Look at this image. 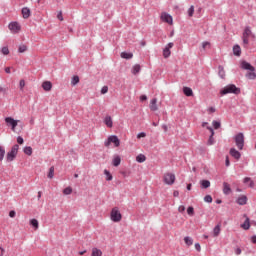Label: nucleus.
<instances>
[{"label": "nucleus", "mask_w": 256, "mask_h": 256, "mask_svg": "<svg viewBox=\"0 0 256 256\" xmlns=\"http://www.w3.org/2000/svg\"><path fill=\"white\" fill-rule=\"evenodd\" d=\"M241 68L245 69L246 71H250L246 74L247 79H251V80L256 79L255 67H253L251 64H249V62L242 61Z\"/></svg>", "instance_id": "1"}, {"label": "nucleus", "mask_w": 256, "mask_h": 256, "mask_svg": "<svg viewBox=\"0 0 256 256\" xmlns=\"http://www.w3.org/2000/svg\"><path fill=\"white\" fill-rule=\"evenodd\" d=\"M221 95H227L229 93H234V95H239V93H241V89L237 88V86H235L234 84H230L226 87H224L221 91H220Z\"/></svg>", "instance_id": "2"}, {"label": "nucleus", "mask_w": 256, "mask_h": 256, "mask_svg": "<svg viewBox=\"0 0 256 256\" xmlns=\"http://www.w3.org/2000/svg\"><path fill=\"white\" fill-rule=\"evenodd\" d=\"M234 141L236 143V147L240 150L243 151V147H245V136L243 135V133H238L235 137H234Z\"/></svg>", "instance_id": "3"}, {"label": "nucleus", "mask_w": 256, "mask_h": 256, "mask_svg": "<svg viewBox=\"0 0 256 256\" xmlns=\"http://www.w3.org/2000/svg\"><path fill=\"white\" fill-rule=\"evenodd\" d=\"M110 219L114 223H119V221H121V219H123V216L121 215V212L119 211V208L115 207L111 210Z\"/></svg>", "instance_id": "4"}, {"label": "nucleus", "mask_w": 256, "mask_h": 256, "mask_svg": "<svg viewBox=\"0 0 256 256\" xmlns=\"http://www.w3.org/2000/svg\"><path fill=\"white\" fill-rule=\"evenodd\" d=\"M111 143L114 144V147H119L121 145V141L115 135L109 136L107 141L104 142L105 147H109Z\"/></svg>", "instance_id": "5"}, {"label": "nucleus", "mask_w": 256, "mask_h": 256, "mask_svg": "<svg viewBox=\"0 0 256 256\" xmlns=\"http://www.w3.org/2000/svg\"><path fill=\"white\" fill-rule=\"evenodd\" d=\"M18 151H19V145L15 144L12 147L11 151L7 153V157H6L7 161L9 162L13 161L15 157H17Z\"/></svg>", "instance_id": "6"}, {"label": "nucleus", "mask_w": 256, "mask_h": 256, "mask_svg": "<svg viewBox=\"0 0 256 256\" xmlns=\"http://www.w3.org/2000/svg\"><path fill=\"white\" fill-rule=\"evenodd\" d=\"M163 182L165 185H173L175 183V174L171 172H167L163 176Z\"/></svg>", "instance_id": "7"}, {"label": "nucleus", "mask_w": 256, "mask_h": 256, "mask_svg": "<svg viewBox=\"0 0 256 256\" xmlns=\"http://www.w3.org/2000/svg\"><path fill=\"white\" fill-rule=\"evenodd\" d=\"M253 35V32L251 31V27H246L244 29V32L242 34V41L245 45H249V38Z\"/></svg>", "instance_id": "8"}, {"label": "nucleus", "mask_w": 256, "mask_h": 256, "mask_svg": "<svg viewBox=\"0 0 256 256\" xmlns=\"http://www.w3.org/2000/svg\"><path fill=\"white\" fill-rule=\"evenodd\" d=\"M161 21L168 23V25H173V16L167 12H162L160 15Z\"/></svg>", "instance_id": "9"}, {"label": "nucleus", "mask_w": 256, "mask_h": 256, "mask_svg": "<svg viewBox=\"0 0 256 256\" xmlns=\"http://www.w3.org/2000/svg\"><path fill=\"white\" fill-rule=\"evenodd\" d=\"M8 28L12 33H19L21 31V25H19V22H11Z\"/></svg>", "instance_id": "10"}, {"label": "nucleus", "mask_w": 256, "mask_h": 256, "mask_svg": "<svg viewBox=\"0 0 256 256\" xmlns=\"http://www.w3.org/2000/svg\"><path fill=\"white\" fill-rule=\"evenodd\" d=\"M173 42L168 43V45L163 50V57L164 59H167L171 57V49H173Z\"/></svg>", "instance_id": "11"}, {"label": "nucleus", "mask_w": 256, "mask_h": 256, "mask_svg": "<svg viewBox=\"0 0 256 256\" xmlns=\"http://www.w3.org/2000/svg\"><path fill=\"white\" fill-rule=\"evenodd\" d=\"M5 123H7V125H10L12 127V131H15L19 121L13 119L12 117H6Z\"/></svg>", "instance_id": "12"}, {"label": "nucleus", "mask_w": 256, "mask_h": 256, "mask_svg": "<svg viewBox=\"0 0 256 256\" xmlns=\"http://www.w3.org/2000/svg\"><path fill=\"white\" fill-rule=\"evenodd\" d=\"M206 129L208 131H210V133H211V135H210V137H209V139L207 141V145H214L215 144V138H214L215 131L211 127H209V126H207Z\"/></svg>", "instance_id": "13"}, {"label": "nucleus", "mask_w": 256, "mask_h": 256, "mask_svg": "<svg viewBox=\"0 0 256 256\" xmlns=\"http://www.w3.org/2000/svg\"><path fill=\"white\" fill-rule=\"evenodd\" d=\"M230 155L231 157H234V159H236L237 161L241 159V153L235 148L230 149Z\"/></svg>", "instance_id": "14"}, {"label": "nucleus", "mask_w": 256, "mask_h": 256, "mask_svg": "<svg viewBox=\"0 0 256 256\" xmlns=\"http://www.w3.org/2000/svg\"><path fill=\"white\" fill-rule=\"evenodd\" d=\"M244 217H246V220L244 221L243 224H241V228L244 229V231H248V229L251 228V223L247 215L244 214Z\"/></svg>", "instance_id": "15"}, {"label": "nucleus", "mask_w": 256, "mask_h": 256, "mask_svg": "<svg viewBox=\"0 0 256 256\" xmlns=\"http://www.w3.org/2000/svg\"><path fill=\"white\" fill-rule=\"evenodd\" d=\"M42 88L44 91H51V89H53V83H51V81H44L42 83Z\"/></svg>", "instance_id": "16"}, {"label": "nucleus", "mask_w": 256, "mask_h": 256, "mask_svg": "<svg viewBox=\"0 0 256 256\" xmlns=\"http://www.w3.org/2000/svg\"><path fill=\"white\" fill-rule=\"evenodd\" d=\"M150 111H157L159 107H157V98H153L150 100V105H149Z\"/></svg>", "instance_id": "17"}, {"label": "nucleus", "mask_w": 256, "mask_h": 256, "mask_svg": "<svg viewBox=\"0 0 256 256\" xmlns=\"http://www.w3.org/2000/svg\"><path fill=\"white\" fill-rule=\"evenodd\" d=\"M104 124L106 125V127H109V129H111L113 127V118L111 116H106L104 118Z\"/></svg>", "instance_id": "18"}, {"label": "nucleus", "mask_w": 256, "mask_h": 256, "mask_svg": "<svg viewBox=\"0 0 256 256\" xmlns=\"http://www.w3.org/2000/svg\"><path fill=\"white\" fill-rule=\"evenodd\" d=\"M22 17L23 19H29L31 17V10L27 7L22 8Z\"/></svg>", "instance_id": "19"}, {"label": "nucleus", "mask_w": 256, "mask_h": 256, "mask_svg": "<svg viewBox=\"0 0 256 256\" xmlns=\"http://www.w3.org/2000/svg\"><path fill=\"white\" fill-rule=\"evenodd\" d=\"M213 237H217L218 235H221V224H217L212 232Z\"/></svg>", "instance_id": "20"}, {"label": "nucleus", "mask_w": 256, "mask_h": 256, "mask_svg": "<svg viewBox=\"0 0 256 256\" xmlns=\"http://www.w3.org/2000/svg\"><path fill=\"white\" fill-rule=\"evenodd\" d=\"M223 193L224 195H229L231 193V186L227 182L223 183Z\"/></svg>", "instance_id": "21"}, {"label": "nucleus", "mask_w": 256, "mask_h": 256, "mask_svg": "<svg viewBox=\"0 0 256 256\" xmlns=\"http://www.w3.org/2000/svg\"><path fill=\"white\" fill-rule=\"evenodd\" d=\"M91 256H103V251L99 248H92Z\"/></svg>", "instance_id": "22"}, {"label": "nucleus", "mask_w": 256, "mask_h": 256, "mask_svg": "<svg viewBox=\"0 0 256 256\" xmlns=\"http://www.w3.org/2000/svg\"><path fill=\"white\" fill-rule=\"evenodd\" d=\"M183 93L184 95H186V97H193V89H191L190 87H184Z\"/></svg>", "instance_id": "23"}, {"label": "nucleus", "mask_w": 256, "mask_h": 256, "mask_svg": "<svg viewBox=\"0 0 256 256\" xmlns=\"http://www.w3.org/2000/svg\"><path fill=\"white\" fill-rule=\"evenodd\" d=\"M112 165L114 167H119L121 165V157L120 156H114L112 160Z\"/></svg>", "instance_id": "24"}, {"label": "nucleus", "mask_w": 256, "mask_h": 256, "mask_svg": "<svg viewBox=\"0 0 256 256\" xmlns=\"http://www.w3.org/2000/svg\"><path fill=\"white\" fill-rule=\"evenodd\" d=\"M233 53L236 57H241V46L235 45L233 47Z\"/></svg>", "instance_id": "25"}, {"label": "nucleus", "mask_w": 256, "mask_h": 256, "mask_svg": "<svg viewBox=\"0 0 256 256\" xmlns=\"http://www.w3.org/2000/svg\"><path fill=\"white\" fill-rule=\"evenodd\" d=\"M200 184L202 189H209V187H211V182L209 180H202Z\"/></svg>", "instance_id": "26"}, {"label": "nucleus", "mask_w": 256, "mask_h": 256, "mask_svg": "<svg viewBox=\"0 0 256 256\" xmlns=\"http://www.w3.org/2000/svg\"><path fill=\"white\" fill-rule=\"evenodd\" d=\"M238 205H247V196H241L237 200Z\"/></svg>", "instance_id": "27"}, {"label": "nucleus", "mask_w": 256, "mask_h": 256, "mask_svg": "<svg viewBox=\"0 0 256 256\" xmlns=\"http://www.w3.org/2000/svg\"><path fill=\"white\" fill-rule=\"evenodd\" d=\"M136 161H137V163H145V161H147V157H145V155H143V154H139L136 157Z\"/></svg>", "instance_id": "28"}, {"label": "nucleus", "mask_w": 256, "mask_h": 256, "mask_svg": "<svg viewBox=\"0 0 256 256\" xmlns=\"http://www.w3.org/2000/svg\"><path fill=\"white\" fill-rule=\"evenodd\" d=\"M120 57L122 59H133V53L122 52Z\"/></svg>", "instance_id": "29"}, {"label": "nucleus", "mask_w": 256, "mask_h": 256, "mask_svg": "<svg viewBox=\"0 0 256 256\" xmlns=\"http://www.w3.org/2000/svg\"><path fill=\"white\" fill-rule=\"evenodd\" d=\"M243 183H245L246 185H247V183H249V187H251V188L255 187V183L249 177H245L244 180H243Z\"/></svg>", "instance_id": "30"}, {"label": "nucleus", "mask_w": 256, "mask_h": 256, "mask_svg": "<svg viewBox=\"0 0 256 256\" xmlns=\"http://www.w3.org/2000/svg\"><path fill=\"white\" fill-rule=\"evenodd\" d=\"M139 71H141V65L139 64H135L132 68V73L133 75H137V73H139Z\"/></svg>", "instance_id": "31"}, {"label": "nucleus", "mask_w": 256, "mask_h": 256, "mask_svg": "<svg viewBox=\"0 0 256 256\" xmlns=\"http://www.w3.org/2000/svg\"><path fill=\"white\" fill-rule=\"evenodd\" d=\"M104 175L106 176V181H113V175H111V172L109 170H104Z\"/></svg>", "instance_id": "32"}, {"label": "nucleus", "mask_w": 256, "mask_h": 256, "mask_svg": "<svg viewBox=\"0 0 256 256\" xmlns=\"http://www.w3.org/2000/svg\"><path fill=\"white\" fill-rule=\"evenodd\" d=\"M184 243H186V245H188V247H191V245H193V238L186 236L184 238Z\"/></svg>", "instance_id": "33"}, {"label": "nucleus", "mask_w": 256, "mask_h": 256, "mask_svg": "<svg viewBox=\"0 0 256 256\" xmlns=\"http://www.w3.org/2000/svg\"><path fill=\"white\" fill-rule=\"evenodd\" d=\"M55 177V167H50L49 172H48V179H53Z\"/></svg>", "instance_id": "34"}, {"label": "nucleus", "mask_w": 256, "mask_h": 256, "mask_svg": "<svg viewBox=\"0 0 256 256\" xmlns=\"http://www.w3.org/2000/svg\"><path fill=\"white\" fill-rule=\"evenodd\" d=\"M24 153L25 155H29V156L33 155V148H31V146H26L24 148Z\"/></svg>", "instance_id": "35"}, {"label": "nucleus", "mask_w": 256, "mask_h": 256, "mask_svg": "<svg viewBox=\"0 0 256 256\" xmlns=\"http://www.w3.org/2000/svg\"><path fill=\"white\" fill-rule=\"evenodd\" d=\"M30 225H32V227H34V229H39V221H37V219H31Z\"/></svg>", "instance_id": "36"}, {"label": "nucleus", "mask_w": 256, "mask_h": 256, "mask_svg": "<svg viewBox=\"0 0 256 256\" xmlns=\"http://www.w3.org/2000/svg\"><path fill=\"white\" fill-rule=\"evenodd\" d=\"M218 69H219L218 74L221 77V79H225V69L223 68V66H219Z\"/></svg>", "instance_id": "37"}, {"label": "nucleus", "mask_w": 256, "mask_h": 256, "mask_svg": "<svg viewBox=\"0 0 256 256\" xmlns=\"http://www.w3.org/2000/svg\"><path fill=\"white\" fill-rule=\"evenodd\" d=\"M73 193V188L71 187H66L64 190H63V194L64 195H71Z\"/></svg>", "instance_id": "38"}, {"label": "nucleus", "mask_w": 256, "mask_h": 256, "mask_svg": "<svg viewBox=\"0 0 256 256\" xmlns=\"http://www.w3.org/2000/svg\"><path fill=\"white\" fill-rule=\"evenodd\" d=\"M187 214L190 215V217H193V215H195V209L192 206L188 207Z\"/></svg>", "instance_id": "39"}, {"label": "nucleus", "mask_w": 256, "mask_h": 256, "mask_svg": "<svg viewBox=\"0 0 256 256\" xmlns=\"http://www.w3.org/2000/svg\"><path fill=\"white\" fill-rule=\"evenodd\" d=\"M194 14H195V6H190V8L188 9L189 17H193Z\"/></svg>", "instance_id": "40"}, {"label": "nucleus", "mask_w": 256, "mask_h": 256, "mask_svg": "<svg viewBox=\"0 0 256 256\" xmlns=\"http://www.w3.org/2000/svg\"><path fill=\"white\" fill-rule=\"evenodd\" d=\"M5 157V148L3 146H0V161H3Z\"/></svg>", "instance_id": "41"}, {"label": "nucleus", "mask_w": 256, "mask_h": 256, "mask_svg": "<svg viewBox=\"0 0 256 256\" xmlns=\"http://www.w3.org/2000/svg\"><path fill=\"white\" fill-rule=\"evenodd\" d=\"M212 125H213L214 129H220V127H221V122L214 120V121L212 122Z\"/></svg>", "instance_id": "42"}, {"label": "nucleus", "mask_w": 256, "mask_h": 256, "mask_svg": "<svg viewBox=\"0 0 256 256\" xmlns=\"http://www.w3.org/2000/svg\"><path fill=\"white\" fill-rule=\"evenodd\" d=\"M204 201H205L206 203H213V197H211V195H206V196L204 197Z\"/></svg>", "instance_id": "43"}, {"label": "nucleus", "mask_w": 256, "mask_h": 256, "mask_svg": "<svg viewBox=\"0 0 256 256\" xmlns=\"http://www.w3.org/2000/svg\"><path fill=\"white\" fill-rule=\"evenodd\" d=\"M18 51H19V53H25V51H27V46L20 45Z\"/></svg>", "instance_id": "44"}, {"label": "nucleus", "mask_w": 256, "mask_h": 256, "mask_svg": "<svg viewBox=\"0 0 256 256\" xmlns=\"http://www.w3.org/2000/svg\"><path fill=\"white\" fill-rule=\"evenodd\" d=\"M71 83L72 85H77L79 83V76H73Z\"/></svg>", "instance_id": "45"}, {"label": "nucleus", "mask_w": 256, "mask_h": 256, "mask_svg": "<svg viewBox=\"0 0 256 256\" xmlns=\"http://www.w3.org/2000/svg\"><path fill=\"white\" fill-rule=\"evenodd\" d=\"M108 92H109V87L103 86L102 89H101V94H102V95H105V94L108 93Z\"/></svg>", "instance_id": "46"}, {"label": "nucleus", "mask_w": 256, "mask_h": 256, "mask_svg": "<svg viewBox=\"0 0 256 256\" xmlns=\"http://www.w3.org/2000/svg\"><path fill=\"white\" fill-rule=\"evenodd\" d=\"M145 137H147V134L145 132H141V133L137 134V139H143Z\"/></svg>", "instance_id": "47"}, {"label": "nucleus", "mask_w": 256, "mask_h": 256, "mask_svg": "<svg viewBox=\"0 0 256 256\" xmlns=\"http://www.w3.org/2000/svg\"><path fill=\"white\" fill-rule=\"evenodd\" d=\"M1 51H2L3 55H9V48L3 47Z\"/></svg>", "instance_id": "48"}, {"label": "nucleus", "mask_w": 256, "mask_h": 256, "mask_svg": "<svg viewBox=\"0 0 256 256\" xmlns=\"http://www.w3.org/2000/svg\"><path fill=\"white\" fill-rule=\"evenodd\" d=\"M19 86H20V90L23 91V88L25 87V80H20Z\"/></svg>", "instance_id": "49"}, {"label": "nucleus", "mask_w": 256, "mask_h": 256, "mask_svg": "<svg viewBox=\"0 0 256 256\" xmlns=\"http://www.w3.org/2000/svg\"><path fill=\"white\" fill-rule=\"evenodd\" d=\"M202 47H203V49H207V47H211V43H209V42H203V43H202Z\"/></svg>", "instance_id": "50"}, {"label": "nucleus", "mask_w": 256, "mask_h": 256, "mask_svg": "<svg viewBox=\"0 0 256 256\" xmlns=\"http://www.w3.org/2000/svg\"><path fill=\"white\" fill-rule=\"evenodd\" d=\"M178 211L179 213H185V206L184 205L179 206Z\"/></svg>", "instance_id": "51"}, {"label": "nucleus", "mask_w": 256, "mask_h": 256, "mask_svg": "<svg viewBox=\"0 0 256 256\" xmlns=\"http://www.w3.org/2000/svg\"><path fill=\"white\" fill-rule=\"evenodd\" d=\"M57 19H59V21H63V12H59L58 14H57Z\"/></svg>", "instance_id": "52"}, {"label": "nucleus", "mask_w": 256, "mask_h": 256, "mask_svg": "<svg viewBox=\"0 0 256 256\" xmlns=\"http://www.w3.org/2000/svg\"><path fill=\"white\" fill-rule=\"evenodd\" d=\"M17 143H19V145H23V143H24L23 137L19 136L17 138Z\"/></svg>", "instance_id": "53"}, {"label": "nucleus", "mask_w": 256, "mask_h": 256, "mask_svg": "<svg viewBox=\"0 0 256 256\" xmlns=\"http://www.w3.org/2000/svg\"><path fill=\"white\" fill-rule=\"evenodd\" d=\"M15 215H17V212H15L14 210H11L9 212V217H11L13 219V217H15Z\"/></svg>", "instance_id": "54"}, {"label": "nucleus", "mask_w": 256, "mask_h": 256, "mask_svg": "<svg viewBox=\"0 0 256 256\" xmlns=\"http://www.w3.org/2000/svg\"><path fill=\"white\" fill-rule=\"evenodd\" d=\"M195 249H196V251H201V244L200 243H196L195 244Z\"/></svg>", "instance_id": "55"}, {"label": "nucleus", "mask_w": 256, "mask_h": 256, "mask_svg": "<svg viewBox=\"0 0 256 256\" xmlns=\"http://www.w3.org/2000/svg\"><path fill=\"white\" fill-rule=\"evenodd\" d=\"M225 165H226V167H229L231 165V163L229 162V157L228 156L226 157Z\"/></svg>", "instance_id": "56"}, {"label": "nucleus", "mask_w": 256, "mask_h": 256, "mask_svg": "<svg viewBox=\"0 0 256 256\" xmlns=\"http://www.w3.org/2000/svg\"><path fill=\"white\" fill-rule=\"evenodd\" d=\"M140 101H147V96L146 95L140 96Z\"/></svg>", "instance_id": "57"}, {"label": "nucleus", "mask_w": 256, "mask_h": 256, "mask_svg": "<svg viewBox=\"0 0 256 256\" xmlns=\"http://www.w3.org/2000/svg\"><path fill=\"white\" fill-rule=\"evenodd\" d=\"M208 112H209V113H215V107H210V108L208 109Z\"/></svg>", "instance_id": "58"}, {"label": "nucleus", "mask_w": 256, "mask_h": 256, "mask_svg": "<svg viewBox=\"0 0 256 256\" xmlns=\"http://www.w3.org/2000/svg\"><path fill=\"white\" fill-rule=\"evenodd\" d=\"M235 253H236L237 255H241V248H236Z\"/></svg>", "instance_id": "59"}, {"label": "nucleus", "mask_w": 256, "mask_h": 256, "mask_svg": "<svg viewBox=\"0 0 256 256\" xmlns=\"http://www.w3.org/2000/svg\"><path fill=\"white\" fill-rule=\"evenodd\" d=\"M5 73L10 74V73H11V67H6V68H5Z\"/></svg>", "instance_id": "60"}, {"label": "nucleus", "mask_w": 256, "mask_h": 256, "mask_svg": "<svg viewBox=\"0 0 256 256\" xmlns=\"http://www.w3.org/2000/svg\"><path fill=\"white\" fill-rule=\"evenodd\" d=\"M251 241H252V243L255 244V243H256V236H252V237H251Z\"/></svg>", "instance_id": "61"}, {"label": "nucleus", "mask_w": 256, "mask_h": 256, "mask_svg": "<svg viewBox=\"0 0 256 256\" xmlns=\"http://www.w3.org/2000/svg\"><path fill=\"white\" fill-rule=\"evenodd\" d=\"M173 195H174L175 197H179V191H177V190L174 191V192H173Z\"/></svg>", "instance_id": "62"}, {"label": "nucleus", "mask_w": 256, "mask_h": 256, "mask_svg": "<svg viewBox=\"0 0 256 256\" xmlns=\"http://www.w3.org/2000/svg\"><path fill=\"white\" fill-rule=\"evenodd\" d=\"M85 253H87V250L79 252V255H85Z\"/></svg>", "instance_id": "63"}, {"label": "nucleus", "mask_w": 256, "mask_h": 256, "mask_svg": "<svg viewBox=\"0 0 256 256\" xmlns=\"http://www.w3.org/2000/svg\"><path fill=\"white\" fill-rule=\"evenodd\" d=\"M187 190H188V191H191V184H188V185H187Z\"/></svg>", "instance_id": "64"}]
</instances>
